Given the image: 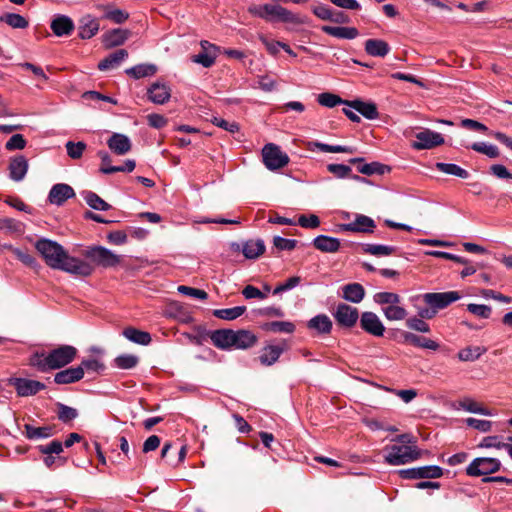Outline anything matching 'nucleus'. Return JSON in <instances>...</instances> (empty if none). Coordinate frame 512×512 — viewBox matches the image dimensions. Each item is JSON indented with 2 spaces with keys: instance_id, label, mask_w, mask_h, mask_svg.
Returning a JSON list of instances; mask_svg holds the SVG:
<instances>
[{
  "instance_id": "f257e3e1",
  "label": "nucleus",
  "mask_w": 512,
  "mask_h": 512,
  "mask_svg": "<svg viewBox=\"0 0 512 512\" xmlns=\"http://www.w3.org/2000/svg\"><path fill=\"white\" fill-rule=\"evenodd\" d=\"M36 250L52 269L65 271L78 276H90L94 268L88 262L70 256L62 245L50 239L41 238L35 244Z\"/></svg>"
},
{
  "instance_id": "f03ea898",
  "label": "nucleus",
  "mask_w": 512,
  "mask_h": 512,
  "mask_svg": "<svg viewBox=\"0 0 512 512\" xmlns=\"http://www.w3.org/2000/svg\"><path fill=\"white\" fill-rule=\"evenodd\" d=\"M77 355V349L71 345H61L49 352H35L29 358V365L40 372L60 369L71 363Z\"/></svg>"
},
{
  "instance_id": "7ed1b4c3",
  "label": "nucleus",
  "mask_w": 512,
  "mask_h": 512,
  "mask_svg": "<svg viewBox=\"0 0 512 512\" xmlns=\"http://www.w3.org/2000/svg\"><path fill=\"white\" fill-rule=\"evenodd\" d=\"M248 12L259 17L267 22L275 20L284 23H298V17L296 14L288 10L287 8L278 4H263V5H251L248 7Z\"/></svg>"
},
{
  "instance_id": "20e7f679",
  "label": "nucleus",
  "mask_w": 512,
  "mask_h": 512,
  "mask_svg": "<svg viewBox=\"0 0 512 512\" xmlns=\"http://www.w3.org/2000/svg\"><path fill=\"white\" fill-rule=\"evenodd\" d=\"M421 451L416 446L392 445L386 448L385 462L390 465H403L419 459Z\"/></svg>"
},
{
  "instance_id": "39448f33",
  "label": "nucleus",
  "mask_w": 512,
  "mask_h": 512,
  "mask_svg": "<svg viewBox=\"0 0 512 512\" xmlns=\"http://www.w3.org/2000/svg\"><path fill=\"white\" fill-rule=\"evenodd\" d=\"M262 159L265 167L270 171L279 170L289 163V156L274 144L268 143L262 148Z\"/></svg>"
},
{
  "instance_id": "423d86ee",
  "label": "nucleus",
  "mask_w": 512,
  "mask_h": 512,
  "mask_svg": "<svg viewBox=\"0 0 512 512\" xmlns=\"http://www.w3.org/2000/svg\"><path fill=\"white\" fill-rule=\"evenodd\" d=\"M83 255L98 266L109 268L117 266L121 258L103 246H93L86 249Z\"/></svg>"
},
{
  "instance_id": "0eeeda50",
  "label": "nucleus",
  "mask_w": 512,
  "mask_h": 512,
  "mask_svg": "<svg viewBox=\"0 0 512 512\" xmlns=\"http://www.w3.org/2000/svg\"><path fill=\"white\" fill-rule=\"evenodd\" d=\"M501 462L496 458L479 457L475 458L466 468L468 476H482L495 473L500 470Z\"/></svg>"
},
{
  "instance_id": "6e6552de",
  "label": "nucleus",
  "mask_w": 512,
  "mask_h": 512,
  "mask_svg": "<svg viewBox=\"0 0 512 512\" xmlns=\"http://www.w3.org/2000/svg\"><path fill=\"white\" fill-rule=\"evenodd\" d=\"M333 317L339 326L353 328L360 318V315L356 307L346 303H339L333 312Z\"/></svg>"
},
{
  "instance_id": "1a4fd4ad",
  "label": "nucleus",
  "mask_w": 512,
  "mask_h": 512,
  "mask_svg": "<svg viewBox=\"0 0 512 512\" xmlns=\"http://www.w3.org/2000/svg\"><path fill=\"white\" fill-rule=\"evenodd\" d=\"M399 475L403 479H435L443 475V470L437 465L402 469Z\"/></svg>"
},
{
  "instance_id": "9d476101",
  "label": "nucleus",
  "mask_w": 512,
  "mask_h": 512,
  "mask_svg": "<svg viewBox=\"0 0 512 512\" xmlns=\"http://www.w3.org/2000/svg\"><path fill=\"white\" fill-rule=\"evenodd\" d=\"M461 295L458 291H448L439 293H425L423 295V301L428 306H433L438 312L440 309H444L451 303L459 300Z\"/></svg>"
},
{
  "instance_id": "9b49d317",
  "label": "nucleus",
  "mask_w": 512,
  "mask_h": 512,
  "mask_svg": "<svg viewBox=\"0 0 512 512\" xmlns=\"http://www.w3.org/2000/svg\"><path fill=\"white\" fill-rule=\"evenodd\" d=\"M415 138L412 147L416 150L432 149L444 143L442 135L430 129L416 133Z\"/></svg>"
},
{
  "instance_id": "f8f14e48",
  "label": "nucleus",
  "mask_w": 512,
  "mask_h": 512,
  "mask_svg": "<svg viewBox=\"0 0 512 512\" xmlns=\"http://www.w3.org/2000/svg\"><path fill=\"white\" fill-rule=\"evenodd\" d=\"M359 321L361 329L366 333L375 337H382L384 335L385 327L376 313L370 311L363 312L360 315Z\"/></svg>"
},
{
  "instance_id": "ddd939ff",
  "label": "nucleus",
  "mask_w": 512,
  "mask_h": 512,
  "mask_svg": "<svg viewBox=\"0 0 512 512\" xmlns=\"http://www.w3.org/2000/svg\"><path fill=\"white\" fill-rule=\"evenodd\" d=\"M10 383L20 397L36 395L39 391L46 388L44 383L26 378H12Z\"/></svg>"
},
{
  "instance_id": "4468645a",
  "label": "nucleus",
  "mask_w": 512,
  "mask_h": 512,
  "mask_svg": "<svg viewBox=\"0 0 512 512\" xmlns=\"http://www.w3.org/2000/svg\"><path fill=\"white\" fill-rule=\"evenodd\" d=\"M340 229L347 232L373 233L376 228L375 221L366 215L357 214L355 220L350 223L340 224Z\"/></svg>"
},
{
  "instance_id": "2eb2a0df",
  "label": "nucleus",
  "mask_w": 512,
  "mask_h": 512,
  "mask_svg": "<svg viewBox=\"0 0 512 512\" xmlns=\"http://www.w3.org/2000/svg\"><path fill=\"white\" fill-rule=\"evenodd\" d=\"M75 197L74 189L65 183H58L52 186L48 194L50 204L62 206L68 199Z\"/></svg>"
},
{
  "instance_id": "dca6fc26",
  "label": "nucleus",
  "mask_w": 512,
  "mask_h": 512,
  "mask_svg": "<svg viewBox=\"0 0 512 512\" xmlns=\"http://www.w3.org/2000/svg\"><path fill=\"white\" fill-rule=\"evenodd\" d=\"M349 163L353 165H357V171L361 174L371 176V175H383L386 172L390 171V167L384 165L380 162L373 161L371 163H365L364 158L356 157L349 159Z\"/></svg>"
},
{
  "instance_id": "f3484780",
  "label": "nucleus",
  "mask_w": 512,
  "mask_h": 512,
  "mask_svg": "<svg viewBox=\"0 0 512 512\" xmlns=\"http://www.w3.org/2000/svg\"><path fill=\"white\" fill-rule=\"evenodd\" d=\"M147 97L152 103L162 105L170 99L171 89L166 83L156 81L148 88Z\"/></svg>"
},
{
  "instance_id": "a211bd4d",
  "label": "nucleus",
  "mask_w": 512,
  "mask_h": 512,
  "mask_svg": "<svg viewBox=\"0 0 512 512\" xmlns=\"http://www.w3.org/2000/svg\"><path fill=\"white\" fill-rule=\"evenodd\" d=\"M28 168L29 164L26 157L24 155H16L9 162V177L15 182H20L25 178Z\"/></svg>"
},
{
  "instance_id": "6ab92c4d",
  "label": "nucleus",
  "mask_w": 512,
  "mask_h": 512,
  "mask_svg": "<svg viewBox=\"0 0 512 512\" xmlns=\"http://www.w3.org/2000/svg\"><path fill=\"white\" fill-rule=\"evenodd\" d=\"M209 338L214 346L221 350H230L234 348V330L232 329H217L210 331Z\"/></svg>"
},
{
  "instance_id": "aec40b11",
  "label": "nucleus",
  "mask_w": 512,
  "mask_h": 512,
  "mask_svg": "<svg viewBox=\"0 0 512 512\" xmlns=\"http://www.w3.org/2000/svg\"><path fill=\"white\" fill-rule=\"evenodd\" d=\"M403 342L410 344L417 348L437 351L440 348V344L430 338L414 334L412 332H403L401 334Z\"/></svg>"
},
{
  "instance_id": "412c9836",
  "label": "nucleus",
  "mask_w": 512,
  "mask_h": 512,
  "mask_svg": "<svg viewBox=\"0 0 512 512\" xmlns=\"http://www.w3.org/2000/svg\"><path fill=\"white\" fill-rule=\"evenodd\" d=\"M50 28L56 36L63 37L71 35L75 25L69 16L58 14L52 19Z\"/></svg>"
},
{
  "instance_id": "4be33fe9",
  "label": "nucleus",
  "mask_w": 512,
  "mask_h": 512,
  "mask_svg": "<svg viewBox=\"0 0 512 512\" xmlns=\"http://www.w3.org/2000/svg\"><path fill=\"white\" fill-rule=\"evenodd\" d=\"M286 349L287 344L285 341H282L280 344L277 345L265 346L259 357L261 364L266 366L273 365L275 362L278 361L279 357Z\"/></svg>"
},
{
  "instance_id": "5701e85b",
  "label": "nucleus",
  "mask_w": 512,
  "mask_h": 512,
  "mask_svg": "<svg viewBox=\"0 0 512 512\" xmlns=\"http://www.w3.org/2000/svg\"><path fill=\"white\" fill-rule=\"evenodd\" d=\"M84 377L83 366L70 367L61 370L54 375L57 384H71L80 381Z\"/></svg>"
},
{
  "instance_id": "b1692460",
  "label": "nucleus",
  "mask_w": 512,
  "mask_h": 512,
  "mask_svg": "<svg viewBox=\"0 0 512 512\" xmlns=\"http://www.w3.org/2000/svg\"><path fill=\"white\" fill-rule=\"evenodd\" d=\"M100 29L99 21L92 15H84L79 20V37L81 39H90L95 36Z\"/></svg>"
},
{
  "instance_id": "393cba45",
  "label": "nucleus",
  "mask_w": 512,
  "mask_h": 512,
  "mask_svg": "<svg viewBox=\"0 0 512 512\" xmlns=\"http://www.w3.org/2000/svg\"><path fill=\"white\" fill-rule=\"evenodd\" d=\"M130 34V31L126 29H112L102 36V42L106 48L117 47L123 45Z\"/></svg>"
},
{
  "instance_id": "a878e982",
  "label": "nucleus",
  "mask_w": 512,
  "mask_h": 512,
  "mask_svg": "<svg viewBox=\"0 0 512 512\" xmlns=\"http://www.w3.org/2000/svg\"><path fill=\"white\" fill-rule=\"evenodd\" d=\"M107 145L109 149L117 155L127 154L132 147L130 139L120 133H114L108 140Z\"/></svg>"
},
{
  "instance_id": "bb28decb",
  "label": "nucleus",
  "mask_w": 512,
  "mask_h": 512,
  "mask_svg": "<svg viewBox=\"0 0 512 512\" xmlns=\"http://www.w3.org/2000/svg\"><path fill=\"white\" fill-rule=\"evenodd\" d=\"M333 323L326 314H318L307 322V328L315 331L319 335H328L331 333Z\"/></svg>"
},
{
  "instance_id": "cd10ccee",
  "label": "nucleus",
  "mask_w": 512,
  "mask_h": 512,
  "mask_svg": "<svg viewBox=\"0 0 512 512\" xmlns=\"http://www.w3.org/2000/svg\"><path fill=\"white\" fill-rule=\"evenodd\" d=\"M341 289V297L348 302L358 304L365 297V289L359 283H349L344 285Z\"/></svg>"
},
{
  "instance_id": "c85d7f7f",
  "label": "nucleus",
  "mask_w": 512,
  "mask_h": 512,
  "mask_svg": "<svg viewBox=\"0 0 512 512\" xmlns=\"http://www.w3.org/2000/svg\"><path fill=\"white\" fill-rule=\"evenodd\" d=\"M321 30L333 37L339 39H355L359 35V31L355 27H345V26H322Z\"/></svg>"
},
{
  "instance_id": "c756f323",
  "label": "nucleus",
  "mask_w": 512,
  "mask_h": 512,
  "mask_svg": "<svg viewBox=\"0 0 512 512\" xmlns=\"http://www.w3.org/2000/svg\"><path fill=\"white\" fill-rule=\"evenodd\" d=\"M316 249L325 253H335L340 248V240L327 235H319L313 240Z\"/></svg>"
},
{
  "instance_id": "7c9ffc66",
  "label": "nucleus",
  "mask_w": 512,
  "mask_h": 512,
  "mask_svg": "<svg viewBox=\"0 0 512 512\" xmlns=\"http://www.w3.org/2000/svg\"><path fill=\"white\" fill-rule=\"evenodd\" d=\"M128 57V52L125 49H118L115 52L111 53L103 60L98 63V69L101 71H106L109 69H114L120 65V63Z\"/></svg>"
},
{
  "instance_id": "2f4dec72",
  "label": "nucleus",
  "mask_w": 512,
  "mask_h": 512,
  "mask_svg": "<svg viewBox=\"0 0 512 512\" xmlns=\"http://www.w3.org/2000/svg\"><path fill=\"white\" fill-rule=\"evenodd\" d=\"M365 51L373 57H385L390 51V46L381 39H368L365 42Z\"/></svg>"
},
{
  "instance_id": "473e14b6",
  "label": "nucleus",
  "mask_w": 512,
  "mask_h": 512,
  "mask_svg": "<svg viewBox=\"0 0 512 512\" xmlns=\"http://www.w3.org/2000/svg\"><path fill=\"white\" fill-rule=\"evenodd\" d=\"M234 348L236 349H248L254 346L257 342V337L254 333L249 330H237L234 331Z\"/></svg>"
},
{
  "instance_id": "72a5a7b5",
  "label": "nucleus",
  "mask_w": 512,
  "mask_h": 512,
  "mask_svg": "<svg viewBox=\"0 0 512 512\" xmlns=\"http://www.w3.org/2000/svg\"><path fill=\"white\" fill-rule=\"evenodd\" d=\"M346 103L349 107L355 109L358 113L369 120H374L379 116L377 107L374 103L363 102L361 100H354Z\"/></svg>"
},
{
  "instance_id": "f704fd0d",
  "label": "nucleus",
  "mask_w": 512,
  "mask_h": 512,
  "mask_svg": "<svg viewBox=\"0 0 512 512\" xmlns=\"http://www.w3.org/2000/svg\"><path fill=\"white\" fill-rule=\"evenodd\" d=\"M242 252L247 259H256L265 252L263 240H248L243 244Z\"/></svg>"
},
{
  "instance_id": "c9c22d12",
  "label": "nucleus",
  "mask_w": 512,
  "mask_h": 512,
  "mask_svg": "<svg viewBox=\"0 0 512 512\" xmlns=\"http://www.w3.org/2000/svg\"><path fill=\"white\" fill-rule=\"evenodd\" d=\"M123 335L131 342L140 345H148L152 341L151 335L148 332L141 331L133 327H128L124 329Z\"/></svg>"
},
{
  "instance_id": "e433bc0d",
  "label": "nucleus",
  "mask_w": 512,
  "mask_h": 512,
  "mask_svg": "<svg viewBox=\"0 0 512 512\" xmlns=\"http://www.w3.org/2000/svg\"><path fill=\"white\" fill-rule=\"evenodd\" d=\"M24 429L25 436L30 440L44 439L53 435V429L50 426L35 427L25 424Z\"/></svg>"
},
{
  "instance_id": "4c0bfd02",
  "label": "nucleus",
  "mask_w": 512,
  "mask_h": 512,
  "mask_svg": "<svg viewBox=\"0 0 512 512\" xmlns=\"http://www.w3.org/2000/svg\"><path fill=\"white\" fill-rule=\"evenodd\" d=\"M385 318L389 321H401L407 319L408 312L401 304H393L381 308Z\"/></svg>"
},
{
  "instance_id": "58836bf2",
  "label": "nucleus",
  "mask_w": 512,
  "mask_h": 512,
  "mask_svg": "<svg viewBox=\"0 0 512 512\" xmlns=\"http://www.w3.org/2000/svg\"><path fill=\"white\" fill-rule=\"evenodd\" d=\"M157 71V67L153 64H139L128 68L125 73L135 79L153 76Z\"/></svg>"
},
{
  "instance_id": "ea45409f",
  "label": "nucleus",
  "mask_w": 512,
  "mask_h": 512,
  "mask_svg": "<svg viewBox=\"0 0 512 512\" xmlns=\"http://www.w3.org/2000/svg\"><path fill=\"white\" fill-rule=\"evenodd\" d=\"M262 329L265 331H271L274 333H294L296 326L294 323L290 321H272L267 322L262 326Z\"/></svg>"
},
{
  "instance_id": "a19ab883",
  "label": "nucleus",
  "mask_w": 512,
  "mask_h": 512,
  "mask_svg": "<svg viewBox=\"0 0 512 512\" xmlns=\"http://www.w3.org/2000/svg\"><path fill=\"white\" fill-rule=\"evenodd\" d=\"M245 311V306H236L233 308L215 309L213 315L218 319L232 321L242 316Z\"/></svg>"
},
{
  "instance_id": "79ce46f5",
  "label": "nucleus",
  "mask_w": 512,
  "mask_h": 512,
  "mask_svg": "<svg viewBox=\"0 0 512 512\" xmlns=\"http://www.w3.org/2000/svg\"><path fill=\"white\" fill-rule=\"evenodd\" d=\"M96 8L104 10V18L109 19L116 24H122L129 18V14L126 11L121 9H110V6L108 5L99 4Z\"/></svg>"
},
{
  "instance_id": "37998d69",
  "label": "nucleus",
  "mask_w": 512,
  "mask_h": 512,
  "mask_svg": "<svg viewBox=\"0 0 512 512\" xmlns=\"http://www.w3.org/2000/svg\"><path fill=\"white\" fill-rule=\"evenodd\" d=\"M82 196L86 203L94 210L107 211L111 208L110 204L92 191H84L82 192Z\"/></svg>"
},
{
  "instance_id": "c03bdc74",
  "label": "nucleus",
  "mask_w": 512,
  "mask_h": 512,
  "mask_svg": "<svg viewBox=\"0 0 512 512\" xmlns=\"http://www.w3.org/2000/svg\"><path fill=\"white\" fill-rule=\"evenodd\" d=\"M363 251L373 256H389L397 251V247L382 244H364Z\"/></svg>"
},
{
  "instance_id": "a18cd8bd",
  "label": "nucleus",
  "mask_w": 512,
  "mask_h": 512,
  "mask_svg": "<svg viewBox=\"0 0 512 512\" xmlns=\"http://www.w3.org/2000/svg\"><path fill=\"white\" fill-rule=\"evenodd\" d=\"M459 406L467 412L486 415V416L492 415L490 410L484 408L480 403L476 402L475 400H473L472 398H469V397H466V398H463L462 400H460Z\"/></svg>"
},
{
  "instance_id": "49530a36",
  "label": "nucleus",
  "mask_w": 512,
  "mask_h": 512,
  "mask_svg": "<svg viewBox=\"0 0 512 512\" xmlns=\"http://www.w3.org/2000/svg\"><path fill=\"white\" fill-rule=\"evenodd\" d=\"M0 21L15 29H25L29 25L28 20L17 13H6L0 16Z\"/></svg>"
},
{
  "instance_id": "de8ad7c7",
  "label": "nucleus",
  "mask_w": 512,
  "mask_h": 512,
  "mask_svg": "<svg viewBox=\"0 0 512 512\" xmlns=\"http://www.w3.org/2000/svg\"><path fill=\"white\" fill-rule=\"evenodd\" d=\"M436 168L440 172L449 175H454L462 179H466L469 176L468 171L453 163L438 162L436 163Z\"/></svg>"
},
{
  "instance_id": "09e8293b",
  "label": "nucleus",
  "mask_w": 512,
  "mask_h": 512,
  "mask_svg": "<svg viewBox=\"0 0 512 512\" xmlns=\"http://www.w3.org/2000/svg\"><path fill=\"white\" fill-rule=\"evenodd\" d=\"M373 299L376 304L382 307L401 304V297L394 292H378L373 296Z\"/></svg>"
},
{
  "instance_id": "8fccbe9b",
  "label": "nucleus",
  "mask_w": 512,
  "mask_h": 512,
  "mask_svg": "<svg viewBox=\"0 0 512 512\" xmlns=\"http://www.w3.org/2000/svg\"><path fill=\"white\" fill-rule=\"evenodd\" d=\"M486 352V349L480 346L471 347L468 346L464 349H461L458 352V359L460 361H475L481 357L482 354Z\"/></svg>"
},
{
  "instance_id": "3c124183",
  "label": "nucleus",
  "mask_w": 512,
  "mask_h": 512,
  "mask_svg": "<svg viewBox=\"0 0 512 512\" xmlns=\"http://www.w3.org/2000/svg\"><path fill=\"white\" fill-rule=\"evenodd\" d=\"M139 358L132 354H121L114 359L115 367L123 370H130L137 366Z\"/></svg>"
},
{
  "instance_id": "603ef678",
  "label": "nucleus",
  "mask_w": 512,
  "mask_h": 512,
  "mask_svg": "<svg viewBox=\"0 0 512 512\" xmlns=\"http://www.w3.org/2000/svg\"><path fill=\"white\" fill-rule=\"evenodd\" d=\"M317 101L321 106L328 108H333L339 104L347 105L346 102H348L347 100H343L338 95L329 92L319 94L317 97Z\"/></svg>"
},
{
  "instance_id": "864d4df0",
  "label": "nucleus",
  "mask_w": 512,
  "mask_h": 512,
  "mask_svg": "<svg viewBox=\"0 0 512 512\" xmlns=\"http://www.w3.org/2000/svg\"><path fill=\"white\" fill-rule=\"evenodd\" d=\"M405 325L408 329L420 333H429L431 331L430 325L419 316H413L406 319Z\"/></svg>"
},
{
  "instance_id": "5fc2aeb1",
  "label": "nucleus",
  "mask_w": 512,
  "mask_h": 512,
  "mask_svg": "<svg viewBox=\"0 0 512 512\" xmlns=\"http://www.w3.org/2000/svg\"><path fill=\"white\" fill-rule=\"evenodd\" d=\"M216 58L217 53L201 51L200 53L191 56V61L200 64L205 68H209L214 65Z\"/></svg>"
},
{
  "instance_id": "6e6d98bb",
  "label": "nucleus",
  "mask_w": 512,
  "mask_h": 512,
  "mask_svg": "<svg viewBox=\"0 0 512 512\" xmlns=\"http://www.w3.org/2000/svg\"><path fill=\"white\" fill-rule=\"evenodd\" d=\"M57 416L60 421L67 423L78 417V411L73 407L57 403Z\"/></svg>"
},
{
  "instance_id": "4d7b16f0",
  "label": "nucleus",
  "mask_w": 512,
  "mask_h": 512,
  "mask_svg": "<svg viewBox=\"0 0 512 512\" xmlns=\"http://www.w3.org/2000/svg\"><path fill=\"white\" fill-rule=\"evenodd\" d=\"M470 148L476 152L482 153L489 158H497L499 156V150L497 146L493 144H488L485 142H476L473 143Z\"/></svg>"
},
{
  "instance_id": "13d9d810",
  "label": "nucleus",
  "mask_w": 512,
  "mask_h": 512,
  "mask_svg": "<svg viewBox=\"0 0 512 512\" xmlns=\"http://www.w3.org/2000/svg\"><path fill=\"white\" fill-rule=\"evenodd\" d=\"M467 310L482 319H488L492 314V308L485 304L470 303L467 305Z\"/></svg>"
},
{
  "instance_id": "bf43d9fd",
  "label": "nucleus",
  "mask_w": 512,
  "mask_h": 512,
  "mask_svg": "<svg viewBox=\"0 0 512 512\" xmlns=\"http://www.w3.org/2000/svg\"><path fill=\"white\" fill-rule=\"evenodd\" d=\"M67 154L72 159H80L83 155V152L86 149V144L82 141L73 142L68 141L65 145Z\"/></svg>"
},
{
  "instance_id": "052dcab7",
  "label": "nucleus",
  "mask_w": 512,
  "mask_h": 512,
  "mask_svg": "<svg viewBox=\"0 0 512 512\" xmlns=\"http://www.w3.org/2000/svg\"><path fill=\"white\" fill-rule=\"evenodd\" d=\"M327 170L338 179L348 178L352 172V169L349 165L334 163L328 164Z\"/></svg>"
},
{
  "instance_id": "680f3d73",
  "label": "nucleus",
  "mask_w": 512,
  "mask_h": 512,
  "mask_svg": "<svg viewBox=\"0 0 512 512\" xmlns=\"http://www.w3.org/2000/svg\"><path fill=\"white\" fill-rule=\"evenodd\" d=\"M196 333H184L183 335L193 344L202 345L204 341L209 337L210 331L205 328L198 326L195 328Z\"/></svg>"
},
{
  "instance_id": "e2e57ef3",
  "label": "nucleus",
  "mask_w": 512,
  "mask_h": 512,
  "mask_svg": "<svg viewBox=\"0 0 512 512\" xmlns=\"http://www.w3.org/2000/svg\"><path fill=\"white\" fill-rule=\"evenodd\" d=\"M136 167V163L132 159H127L123 165L114 167H103L100 168V172L104 174H112L115 172H132Z\"/></svg>"
},
{
  "instance_id": "0e129e2a",
  "label": "nucleus",
  "mask_w": 512,
  "mask_h": 512,
  "mask_svg": "<svg viewBox=\"0 0 512 512\" xmlns=\"http://www.w3.org/2000/svg\"><path fill=\"white\" fill-rule=\"evenodd\" d=\"M177 290L179 293H181L183 295L197 298L200 300H206L208 298L207 292L204 290H201V289H197V288H193V287H189V286H185V285H180V286H178Z\"/></svg>"
},
{
  "instance_id": "69168bd1",
  "label": "nucleus",
  "mask_w": 512,
  "mask_h": 512,
  "mask_svg": "<svg viewBox=\"0 0 512 512\" xmlns=\"http://www.w3.org/2000/svg\"><path fill=\"white\" fill-rule=\"evenodd\" d=\"M273 245L280 251H291L295 249L297 241L294 239H286L281 236L273 238Z\"/></svg>"
},
{
  "instance_id": "338daca9",
  "label": "nucleus",
  "mask_w": 512,
  "mask_h": 512,
  "mask_svg": "<svg viewBox=\"0 0 512 512\" xmlns=\"http://www.w3.org/2000/svg\"><path fill=\"white\" fill-rule=\"evenodd\" d=\"M300 282H301V277H299V276L290 277L284 283L277 285L275 287V289L273 290V294L277 295L282 292L291 290V289L295 288L296 286H298L300 284Z\"/></svg>"
},
{
  "instance_id": "774afa93",
  "label": "nucleus",
  "mask_w": 512,
  "mask_h": 512,
  "mask_svg": "<svg viewBox=\"0 0 512 512\" xmlns=\"http://www.w3.org/2000/svg\"><path fill=\"white\" fill-rule=\"evenodd\" d=\"M26 146V140L24 139L23 135L21 134H14L10 137V139L6 142L5 148L8 151L13 150H22Z\"/></svg>"
}]
</instances>
